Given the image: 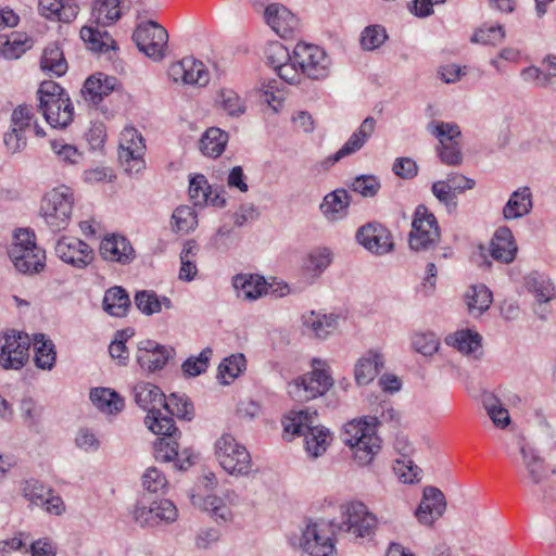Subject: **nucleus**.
I'll list each match as a JSON object with an SVG mask.
<instances>
[{"label": "nucleus", "mask_w": 556, "mask_h": 556, "mask_svg": "<svg viewBox=\"0 0 556 556\" xmlns=\"http://www.w3.org/2000/svg\"><path fill=\"white\" fill-rule=\"evenodd\" d=\"M175 355L176 351L173 346L163 345L153 340H142L138 343L136 362L143 371L153 374L162 370Z\"/></svg>", "instance_id": "a211bd4d"}, {"label": "nucleus", "mask_w": 556, "mask_h": 556, "mask_svg": "<svg viewBox=\"0 0 556 556\" xmlns=\"http://www.w3.org/2000/svg\"><path fill=\"white\" fill-rule=\"evenodd\" d=\"M394 471L403 483H414L421 479V469L410 459L396 460Z\"/></svg>", "instance_id": "69168bd1"}, {"label": "nucleus", "mask_w": 556, "mask_h": 556, "mask_svg": "<svg viewBox=\"0 0 556 556\" xmlns=\"http://www.w3.org/2000/svg\"><path fill=\"white\" fill-rule=\"evenodd\" d=\"M265 58L277 75L290 85L299 84V75L293 67V51L290 52L279 41H271L265 48Z\"/></svg>", "instance_id": "4be33fe9"}, {"label": "nucleus", "mask_w": 556, "mask_h": 556, "mask_svg": "<svg viewBox=\"0 0 556 556\" xmlns=\"http://www.w3.org/2000/svg\"><path fill=\"white\" fill-rule=\"evenodd\" d=\"M50 147L60 162L73 165L77 164L81 159V153L78 149L73 144L66 143L63 139L51 140Z\"/></svg>", "instance_id": "052dcab7"}, {"label": "nucleus", "mask_w": 556, "mask_h": 556, "mask_svg": "<svg viewBox=\"0 0 556 556\" xmlns=\"http://www.w3.org/2000/svg\"><path fill=\"white\" fill-rule=\"evenodd\" d=\"M21 495L29 502L30 507H41L48 514L61 516L65 511V504L61 496L36 479H28L21 483Z\"/></svg>", "instance_id": "dca6fc26"}, {"label": "nucleus", "mask_w": 556, "mask_h": 556, "mask_svg": "<svg viewBox=\"0 0 556 556\" xmlns=\"http://www.w3.org/2000/svg\"><path fill=\"white\" fill-rule=\"evenodd\" d=\"M490 253L493 260L509 264L516 258L517 244L514 235L508 227H500L490 244Z\"/></svg>", "instance_id": "c756f323"}, {"label": "nucleus", "mask_w": 556, "mask_h": 556, "mask_svg": "<svg viewBox=\"0 0 556 556\" xmlns=\"http://www.w3.org/2000/svg\"><path fill=\"white\" fill-rule=\"evenodd\" d=\"M144 140L135 128H125L121 134L118 157L128 173H138L143 167Z\"/></svg>", "instance_id": "6ab92c4d"}, {"label": "nucleus", "mask_w": 556, "mask_h": 556, "mask_svg": "<svg viewBox=\"0 0 556 556\" xmlns=\"http://www.w3.org/2000/svg\"><path fill=\"white\" fill-rule=\"evenodd\" d=\"M341 521L332 520L337 532L349 533L355 539L371 536L378 521L375 514L358 501L349 502L340 506Z\"/></svg>", "instance_id": "1a4fd4ad"}, {"label": "nucleus", "mask_w": 556, "mask_h": 556, "mask_svg": "<svg viewBox=\"0 0 556 556\" xmlns=\"http://www.w3.org/2000/svg\"><path fill=\"white\" fill-rule=\"evenodd\" d=\"M134 302L138 311L146 316L161 313L163 308L172 309L173 302L169 298L159 296L153 290H141L136 292Z\"/></svg>", "instance_id": "72a5a7b5"}, {"label": "nucleus", "mask_w": 556, "mask_h": 556, "mask_svg": "<svg viewBox=\"0 0 556 556\" xmlns=\"http://www.w3.org/2000/svg\"><path fill=\"white\" fill-rule=\"evenodd\" d=\"M0 365L3 369L18 370L23 368L29 357L30 339L27 333L12 330L2 338Z\"/></svg>", "instance_id": "f3484780"}, {"label": "nucleus", "mask_w": 556, "mask_h": 556, "mask_svg": "<svg viewBox=\"0 0 556 556\" xmlns=\"http://www.w3.org/2000/svg\"><path fill=\"white\" fill-rule=\"evenodd\" d=\"M264 16L268 26L280 37H288L299 29V18L285 5L270 3Z\"/></svg>", "instance_id": "393cba45"}, {"label": "nucleus", "mask_w": 556, "mask_h": 556, "mask_svg": "<svg viewBox=\"0 0 556 556\" xmlns=\"http://www.w3.org/2000/svg\"><path fill=\"white\" fill-rule=\"evenodd\" d=\"M525 285L540 304L547 303L556 298L555 287L551 279L538 271L529 274L525 278Z\"/></svg>", "instance_id": "c9c22d12"}, {"label": "nucleus", "mask_w": 556, "mask_h": 556, "mask_svg": "<svg viewBox=\"0 0 556 556\" xmlns=\"http://www.w3.org/2000/svg\"><path fill=\"white\" fill-rule=\"evenodd\" d=\"M357 242L367 251L384 255L394 249L392 235L387 227L377 222L363 225L356 231Z\"/></svg>", "instance_id": "aec40b11"}, {"label": "nucleus", "mask_w": 556, "mask_h": 556, "mask_svg": "<svg viewBox=\"0 0 556 556\" xmlns=\"http://www.w3.org/2000/svg\"><path fill=\"white\" fill-rule=\"evenodd\" d=\"M492 300V292L484 285L472 286L466 293L468 311L473 316L482 315L490 307Z\"/></svg>", "instance_id": "37998d69"}, {"label": "nucleus", "mask_w": 556, "mask_h": 556, "mask_svg": "<svg viewBox=\"0 0 556 556\" xmlns=\"http://www.w3.org/2000/svg\"><path fill=\"white\" fill-rule=\"evenodd\" d=\"M134 520L142 528L169 525L177 520L176 505L166 498L152 501L149 505L138 503L132 510Z\"/></svg>", "instance_id": "2eb2a0df"}, {"label": "nucleus", "mask_w": 556, "mask_h": 556, "mask_svg": "<svg viewBox=\"0 0 556 556\" xmlns=\"http://www.w3.org/2000/svg\"><path fill=\"white\" fill-rule=\"evenodd\" d=\"M213 351L211 348L203 349L198 356H190L181 364V370L185 377L191 378L205 372Z\"/></svg>", "instance_id": "603ef678"}, {"label": "nucleus", "mask_w": 556, "mask_h": 556, "mask_svg": "<svg viewBox=\"0 0 556 556\" xmlns=\"http://www.w3.org/2000/svg\"><path fill=\"white\" fill-rule=\"evenodd\" d=\"M218 102L229 116L239 117L245 113L244 100L232 89H222L218 94Z\"/></svg>", "instance_id": "4d7b16f0"}, {"label": "nucleus", "mask_w": 556, "mask_h": 556, "mask_svg": "<svg viewBox=\"0 0 556 556\" xmlns=\"http://www.w3.org/2000/svg\"><path fill=\"white\" fill-rule=\"evenodd\" d=\"M232 286L238 296L248 301H255L268 292V285L260 275L238 274L232 278Z\"/></svg>", "instance_id": "2f4dec72"}, {"label": "nucleus", "mask_w": 556, "mask_h": 556, "mask_svg": "<svg viewBox=\"0 0 556 556\" xmlns=\"http://www.w3.org/2000/svg\"><path fill=\"white\" fill-rule=\"evenodd\" d=\"M520 453L528 478L532 483H541L547 477L544 459L529 444H521Z\"/></svg>", "instance_id": "e433bc0d"}, {"label": "nucleus", "mask_w": 556, "mask_h": 556, "mask_svg": "<svg viewBox=\"0 0 556 556\" xmlns=\"http://www.w3.org/2000/svg\"><path fill=\"white\" fill-rule=\"evenodd\" d=\"M384 365L383 355L377 350H369L363 354L354 366V378L358 386L371 382Z\"/></svg>", "instance_id": "c85d7f7f"}, {"label": "nucleus", "mask_w": 556, "mask_h": 556, "mask_svg": "<svg viewBox=\"0 0 556 556\" xmlns=\"http://www.w3.org/2000/svg\"><path fill=\"white\" fill-rule=\"evenodd\" d=\"M39 110L53 128H64L73 121L74 108L65 90L54 81H43L38 89Z\"/></svg>", "instance_id": "39448f33"}, {"label": "nucleus", "mask_w": 556, "mask_h": 556, "mask_svg": "<svg viewBox=\"0 0 556 556\" xmlns=\"http://www.w3.org/2000/svg\"><path fill=\"white\" fill-rule=\"evenodd\" d=\"M388 39L387 30L381 25H369L361 34V47L365 51H374L380 48Z\"/></svg>", "instance_id": "6e6d98bb"}, {"label": "nucleus", "mask_w": 556, "mask_h": 556, "mask_svg": "<svg viewBox=\"0 0 556 556\" xmlns=\"http://www.w3.org/2000/svg\"><path fill=\"white\" fill-rule=\"evenodd\" d=\"M92 404L103 413L115 414L124 408L123 399L113 390L108 388H94L89 394Z\"/></svg>", "instance_id": "4c0bfd02"}, {"label": "nucleus", "mask_w": 556, "mask_h": 556, "mask_svg": "<svg viewBox=\"0 0 556 556\" xmlns=\"http://www.w3.org/2000/svg\"><path fill=\"white\" fill-rule=\"evenodd\" d=\"M333 384L332 377L324 368L314 366L307 372L289 383V394L299 402L309 401L324 395Z\"/></svg>", "instance_id": "ddd939ff"}, {"label": "nucleus", "mask_w": 556, "mask_h": 556, "mask_svg": "<svg viewBox=\"0 0 556 556\" xmlns=\"http://www.w3.org/2000/svg\"><path fill=\"white\" fill-rule=\"evenodd\" d=\"M56 256L75 268L87 267L93 261V250L75 237H62L54 247Z\"/></svg>", "instance_id": "412c9836"}, {"label": "nucleus", "mask_w": 556, "mask_h": 556, "mask_svg": "<svg viewBox=\"0 0 556 556\" xmlns=\"http://www.w3.org/2000/svg\"><path fill=\"white\" fill-rule=\"evenodd\" d=\"M122 17L119 0H93L91 3V25L80 29V38L89 49L97 52L115 50L116 43L104 28L115 24Z\"/></svg>", "instance_id": "f257e3e1"}, {"label": "nucleus", "mask_w": 556, "mask_h": 556, "mask_svg": "<svg viewBox=\"0 0 556 556\" xmlns=\"http://www.w3.org/2000/svg\"><path fill=\"white\" fill-rule=\"evenodd\" d=\"M482 337L471 330H462L446 338V343L466 355L478 357L481 353Z\"/></svg>", "instance_id": "ea45409f"}, {"label": "nucleus", "mask_w": 556, "mask_h": 556, "mask_svg": "<svg viewBox=\"0 0 556 556\" xmlns=\"http://www.w3.org/2000/svg\"><path fill=\"white\" fill-rule=\"evenodd\" d=\"M483 406L493 421L498 428H505L510 422L508 410L503 406L501 401L492 394H486L483 397Z\"/></svg>", "instance_id": "5fc2aeb1"}, {"label": "nucleus", "mask_w": 556, "mask_h": 556, "mask_svg": "<svg viewBox=\"0 0 556 556\" xmlns=\"http://www.w3.org/2000/svg\"><path fill=\"white\" fill-rule=\"evenodd\" d=\"M134 399L136 404L148 412L144 424L153 433H168L174 429V419L163 415L165 395L162 390L150 382H139L134 389Z\"/></svg>", "instance_id": "423d86ee"}, {"label": "nucleus", "mask_w": 556, "mask_h": 556, "mask_svg": "<svg viewBox=\"0 0 556 556\" xmlns=\"http://www.w3.org/2000/svg\"><path fill=\"white\" fill-rule=\"evenodd\" d=\"M376 417L354 419L344 425L341 438L353 451L354 459L361 465H368L380 451L381 440L376 434Z\"/></svg>", "instance_id": "7ed1b4c3"}, {"label": "nucleus", "mask_w": 556, "mask_h": 556, "mask_svg": "<svg viewBox=\"0 0 556 556\" xmlns=\"http://www.w3.org/2000/svg\"><path fill=\"white\" fill-rule=\"evenodd\" d=\"M351 195L345 189L328 192L319 204V211L329 223H339L348 217Z\"/></svg>", "instance_id": "bb28decb"}, {"label": "nucleus", "mask_w": 556, "mask_h": 556, "mask_svg": "<svg viewBox=\"0 0 556 556\" xmlns=\"http://www.w3.org/2000/svg\"><path fill=\"white\" fill-rule=\"evenodd\" d=\"M532 192L529 187L515 190L503 207L505 219H517L528 215L532 210Z\"/></svg>", "instance_id": "473e14b6"}, {"label": "nucleus", "mask_w": 556, "mask_h": 556, "mask_svg": "<svg viewBox=\"0 0 556 556\" xmlns=\"http://www.w3.org/2000/svg\"><path fill=\"white\" fill-rule=\"evenodd\" d=\"M212 187L204 175L198 174L190 179L189 195L195 206H203L208 203Z\"/></svg>", "instance_id": "13d9d810"}, {"label": "nucleus", "mask_w": 556, "mask_h": 556, "mask_svg": "<svg viewBox=\"0 0 556 556\" xmlns=\"http://www.w3.org/2000/svg\"><path fill=\"white\" fill-rule=\"evenodd\" d=\"M132 40L138 49L148 58L159 61L165 55L168 34L159 23L149 21L136 27Z\"/></svg>", "instance_id": "4468645a"}, {"label": "nucleus", "mask_w": 556, "mask_h": 556, "mask_svg": "<svg viewBox=\"0 0 556 556\" xmlns=\"http://www.w3.org/2000/svg\"><path fill=\"white\" fill-rule=\"evenodd\" d=\"M99 252L105 261L122 265L129 264L135 258V250L129 240L115 233L108 235L102 239Z\"/></svg>", "instance_id": "a878e982"}, {"label": "nucleus", "mask_w": 556, "mask_h": 556, "mask_svg": "<svg viewBox=\"0 0 556 556\" xmlns=\"http://www.w3.org/2000/svg\"><path fill=\"white\" fill-rule=\"evenodd\" d=\"M215 455L220 467L231 476H248L252 459L247 447L231 434H223L215 443Z\"/></svg>", "instance_id": "9d476101"}, {"label": "nucleus", "mask_w": 556, "mask_h": 556, "mask_svg": "<svg viewBox=\"0 0 556 556\" xmlns=\"http://www.w3.org/2000/svg\"><path fill=\"white\" fill-rule=\"evenodd\" d=\"M293 67L299 75V84L302 76L323 80L331 73L332 60L321 47L313 43L298 42L293 48Z\"/></svg>", "instance_id": "6e6552de"}, {"label": "nucleus", "mask_w": 556, "mask_h": 556, "mask_svg": "<svg viewBox=\"0 0 556 556\" xmlns=\"http://www.w3.org/2000/svg\"><path fill=\"white\" fill-rule=\"evenodd\" d=\"M199 248L193 240H189L185 243L184 249L180 252V269L179 279L184 281H192L198 273L195 265V256Z\"/></svg>", "instance_id": "de8ad7c7"}, {"label": "nucleus", "mask_w": 556, "mask_h": 556, "mask_svg": "<svg viewBox=\"0 0 556 556\" xmlns=\"http://www.w3.org/2000/svg\"><path fill=\"white\" fill-rule=\"evenodd\" d=\"M316 422L317 413L308 409L292 410L282 419L283 437L291 440L295 435H303L306 452L314 458L323 455L331 441L329 430Z\"/></svg>", "instance_id": "f03ea898"}, {"label": "nucleus", "mask_w": 556, "mask_h": 556, "mask_svg": "<svg viewBox=\"0 0 556 556\" xmlns=\"http://www.w3.org/2000/svg\"><path fill=\"white\" fill-rule=\"evenodd\" d=\"M428 131L438 138L440 144H450L462 136L457 124L446 122H432L427 127Z\"/></svg>", "instance_id": "bf43d9fd"}, {"label": "nucleus", "mask_w": 556, "mask_h": 556, "mask_svg": "<svg viewBox=\"0 0 556 556\" xmlns=\"http://www.w3.org/2000/svg\"><path fill=\"white\" fill-rule=\"evenodd\" d=\"M168 76L174 83L184 85L205 86L210 80L205 65L193 58H184L170 64Z\"/></svg>", "instance_id": "5701e85b"}, {"label": "nucleus", "mask_w": 556, "mask_h": 556, "mask_svg": "<svg viewBox=\"0 0 556 556\" xmlns=\"http://www.w3.org/2000/svg\"><path fill=\"white\" fill-rule=\"evenodd\" d=\"M339 319L340 316L334 313L311 311L302 316V325L305 332L318 339H326L337 330Z\"/></svg>", "instance_id": "cd10ccee"}, {"label": "nucleus", "mask_w": 556, "mask_h": 556, "mask_svg": "<svg viewBox=\"0 0 556 556\" xmlns=\"http://www.w3.org/2000/svg\"><path fill=\"white\" fill-rule=\"evenodd\" d=\"M446 509L443 492L435 486H426L419 506L415 510L417 520L425 526H432Z\"/></svg>", "instance_id": "b1692460"}, {"label": "nucleus", "mask_w": 556, "mask_h": 556, "mask_svg": "<svg viewBox=\"0 0 556 556\" xmlns=\"http://www.w3.org/2000/svg\"><path fill=\"white\" fill-rule=\"evenodd\" d=\"M74 192L67 186H59L48 191L40 203V215L53 231L65 230L72 219Z\"/></svg>", "instance_id": "0eeeda50"}, {"label": "nucleus", "mask_w": 556, "mask_h": 556, "mask_svg": "<svg viewBox=\"0 0 556 556\" xmlns=\"http://www.w3.org/2000/svg\"><path fill=\"white\" fill-rule=\"evenodd\" d=\"M334 532L332 521L309 522L302 531L300 547L309 556H332L336 553Z\"/></svg>", "instance_id": "f8f14e48"}, {"label": "nucleus", "mask_w": 556, "mask_h": 556, "mask_svg": "<svg viewBox=\"0 0 556 556\" xmlns=\"http://www.w3.org/2000/svg\"><path fill=\"white\" fill-rule=\"evenodd\" d=\"M505 37V31L502 25L496 26H482L471 37V41L482 45L495 46L500 43Z\"/></svg>", "instance_id": "0e129e2a"}, {"label": "nucleus", "mask_w": 556, "mask_h": 556, "mask_svg": "<svg viewBox=\"0 0 556 556\" xmlns=\"http://www.w3.org/2000/svg\"><path fill=\"white\" fill-rule=\"evenodd\" d=\"M441 232L433 213L425 205H418L412 223L409 248L416 252L432 250L440 241Z\"/></svg>", "instance_id": "9b49d317"}, {"label": "nucleus", "mask_w": 556, "mask_h": 556, "mask_svg": "<svg viewBox=\"0 0 556 556\" xmlns=\"http://www.w3.org/2000/svg\"><path fill=\"white\" fill-rule=\"evenodd\" d=\"M115 85V77L97 73L86 79L81 94L86 101L97 105L114 90Z\"/></svg>", "instance_id": "7c9ffc66"}, {"label": "nucleus", "mask_w": 556, "mask_h": 556, "mask_svg": "<svg viewBox=\"0 0 556 556\" xmlns=\"http://www.w3.org/2000/svg\"><path fill=\"white\" fill-rule=\"evenodd\" d=\"M228 142V134L220 128H208L199 141L200 150L204 155L217 157L219 156Z\"/></svg>", "instance_id": "79ce46f5"}, {"label": "nucleus", "mask_w": 556, "mask_h": 556, "mask_svg": "<svg viewBox=\"0 0 556 556\" xmlns=\"http://www.w3.org/2000/svg\"><path fill=\"white\" fill-rule=\"evenodd\" d=\"M102 306L109 315L122 318L130 308V299L124 288L115 286L105 291Z\"/></svg>", "instance_id": "f704fd0d"}, {"label": "nucleus", "mask_w": 556, "mask_h": 556, "mask_svg": "<svg viewBox=\"0 0 556 556\" xmlns=\"http://www.w3.org/2000/svg\"><path fill=\"white\" fill-rule=\"evenodd\" d=\"M350 188L365 198H372L379 192L381 184L374 175H361L354 178Z\"/></svg>", "instance_id": "680f3d73"}, {"label": "nucleus", "mask_w": 556, "mask_h": 556, "mask_svg": "<svg viewBox=\"0 0 556 556\" xmlns=\"http://www.w3.org/2000/svg\"><path fill=\"white\" fill-rule=\"evenodd\" d=\"M40 66L42 71L58 77L64 75L67 71V62L63 51L56 45H50L43 50Z\"/></svg>", "instance_id": "c03bdc74"}, {"label": "nucleus", "mask_w": 556, "mask_h": 556, "mask_svg": "<svg viewBox=\"0 0 556 556\" xmlns=\"http://www.w3.org/2000/svg\"><path fill=\"white\" fill-rule=\"evenodd\" d=\"M439 345V339L432 332L415 333L412 338L413 349L425 356L433 355L438 351Z\"/></svg>", "instance_id": "e2e57ef3"}, {"label": "nucleus", "mask_w": 556, "mask_h": 556, "mask_svg": "<svg viewBox=\"0 0 556 556\" xmlns=\"http://www.w3.org/2000/svg\"><path fill=\"white\" fill-rule=\"evenodd\" d=\"M177 433L178 429L175 426L173 430L168 431V433H156L161 437L154 444V456L157 460L167 463L174 460L177 457Z\"/></svg>", "instance_id": "a18cd8bd"}, {"label": "nucleus", "mask_w": 556, "mask_h": 556, "mask_svg": "<svg viewBox=\"0 0 556 556\" xmlns=\"http://www.w3.org/2000/svg\"><path fill=\"white\" fill-rule=\"evenodd\" d=\"M20 410L25 426L31 431L39 432L43 407L38 405L31 397H26L21 401Z\"/></svg>", "instance_id": "09e8293b"}, {"label": "nucleus", "mask_w": 556, "mask_h": 556, "mask_svg": "<svg viewBox=\"0 0 556 556\" xmlns=\"http://www.w3.org/2000/svg\"><path fill=\"white\" fill-rule=\"evenodd\" d=\"M244 367L245 359L242 354L226 357L218 366V379L223 384H229L242 372Z\"/></svg>", "instance_id": "3c124183"}, {"label": "nucleus", "mask_w": 556, "mask_h": 556, "mask_svg": "<svg viewBox=\"0 0 556 556\" xmlns=\"http://www.w3.org/2000/svg\"><path fill=\"white\" fill-rule=\"evenodd\" d=\"M8 255L14 268L23 275L39 274L46 267V252L37 245L35 233L28 229L14 231Z\"/></svg>", "instance_id": "20e7f679"}, {"label": "nucleus", "mask_w": 556, "mask_h": 556, "mask_svg": "<svg viewBox=\"0 0 556 556\" xmlns=\"http://www.w3.org/2000/svg\"><path fill=\"white\" fill-rule=\"evenodd\" d=\"M437 151L441 162L446 165L456 166L463 161L458 140L452 141L450 144H439Z\"/></svg>", "instance_id": "774afa93"}, {"label": "nucleus", "mask_w": 556, "mask_h": 556, "mask_svg": "<svg viewBox=\"0 0 556 556\" xmlns=\"http://www.w3.org/2000/svg\"><path fill=\"white\" fill-rule=\"evenodd\" d=\"M163 408L172 416L191 420L193 417V406L185 395L170 394L164 399Z\"/></svg>", "instance_id": "864d4df0"}, {"label": "nucleus", "mask_w": 556, "mask_h": 556, "mask_svg": "<svg viewBox=\"0 0 556 556\" xmlns=\"http://www.w3.org/2000/svg\"><path fill=\"white\" fill-rule=\"evenodd\" d=\"M331 262V251L328 248H318L307 255L303 264V269L309 277L316 278L321 275Z\"/></svg>", "instance_id": "49530a36"}, {"label": "nucleus", "mask_w": 556, "mask_h": 556, "mask_svg": "<svg viewBox=\"0 0 556 556\" xmlns=\"http://www.w3.org/2000/svg\"><path fill=\"white\" fill-rule=\"evenodd\" d=\"M431 191L433 195L447 207L448 212L456 210V197L446 180H439L433 182Z\"/></svg>", "instance_id": "338daca9"}, {"label": "nucleus", "mask_w": 556, "mask_h": 556, "mask_svg": "<svg viewBox=\"0 0 556 556\" xmlns=\"http://www.w3.org/2000/svg\"><path fill=\"white\" fill-rule=\"evenodd\" d=\"M198 217L194 210L188 205L178 206L172 215V228L176 232L188 233L195 229Z\"/></svg>", "instance_id": "8fccbe9b"}, {"label": "nucleus", "mask_w": 556, "mask_h": 556, "mask_svg": "<svg viewBox=\"0 0 556 556\" xmlns=\"http://www.w3.org/2000/svg\"><path fill=\"white\" fill-rule=\"evenodd\" d=\"M35 364L38 368L50 370L56 358L55 345L43 333L34 336Z\"/></svg>", "instance_id": "58836bf2"}, {"label": "nucleus", "mask_w": 556, "mask_h": 556, "mask_svg": "<svg viewBox=\"0 0 556 556\" xmlns=\"http://www.w3.org/2000/svg\"><path fill=\"white\" fill-rule=\"evenodd\" d=\"M193 504L208 513L217 523H226L232 520V513L224 501L216 495H207L203 498L192 496Z\"/></svg>", "instance_id": "a19ab883"}]
</instances>
